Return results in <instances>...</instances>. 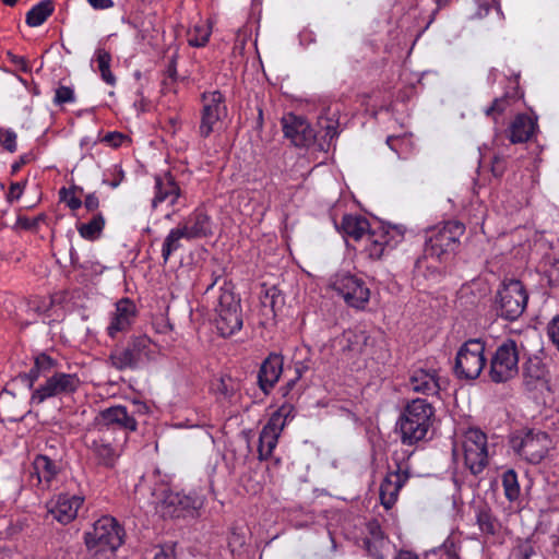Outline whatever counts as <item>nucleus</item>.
<instances>
[{"label": "nucleus", "instance_id": "f257e3e1", "mask_svg": "<svg viewBox=\"0 0 559 559\" xmlns=\"http://www.w3.org/2000/svg\"><path fill=\"white\" fill-rule=\"evenodd\" d=\"M338 228L345 236L355 241L366 238L365 252L371 260L381 259L404 239V229L402 227L384 224L372 226L361 215H344Z\"/></svg>", "mask_w": 559, "mask_h": 559}, {"label": "nucleus", "instance_id": "f03ea898", "mask_svg": "<svg viewBox=\"0 0 559 559\" xmlns=\"http://www.w3.org/2000/svg\"><path fill=\"white\" fill-rule=\"evenodd\" d=\"M433 415L435 408L426 400L408 402L397 420L402 442L412 445L424 440L432 426Z\"/></svg>", "mask_w": 559, "mask_h": 559}, {"label": "nucleus", "instance_id": "7ed1b4c3", "mask_svg": "<svg viewBox=\"0 0 559 559\" xmlns=\"http://www.w3.org/2000/svg\"><path fill=\"white\" fill-rule=\"evenodd\" d=\"M123 528L112 516L98 519L85 534L88 559H115V551L123 543Z\"/></svg>", "mask_w": 559, "mask_h": 559}, {"label": "nucleus", "instance_id": "20e7f679", "mask_svg": "<svg viewBox=\"0 0 559 559\" xmlns=\"http://www.w3.org/2000/svg\"><path fill=\"white\" fill-rule=\"evenodd\" d=\"M155 347L146 335H132L126 344L111 349L107 364L118 371L138 370L154 359Z\"/></svg>", "mask_w": 559, "mask_h": 559}, {"label": "nucleus", "instance_id": "39448f33", "mask_svg": "<svg viewBox=\"0 0 559 559\" xmlns=\"http://www.w3.org/2000/svg\"><path fill=\"white\" fill-rule=\"evenodd\" d=\"M465 233V226L459 221H449L432 227L427 231L425 241V258H431L440 263L449 262L460 246V238Z\"/></svg>", "mask_w": 559, "mask_h": 559}, {"label": "nucleus", "instance_id": "423d86ee", "mask_svg": "<svg viewBox=\"0 0 559 559\" xmlns=\"http://www.w3.org/2000/svg\"><path fill=\"white\" fill-rule=\"evenodd\" d=\"M525 355L526 348L523 343H518L513 338L503 340L489 359V379L493 383H506L514 379L520 371V358Z\"/></svg>", "mask_w": 559, "mask_h": 559}, {"label": "nucleus", "instance_id": "0eeeda50", "mask_svg": "<svg viewBox=\"0 0 559 559\" xmlns=\"http://www.w3.org/2000/svg\"><path fill=\"white\" fill-rule=\"evenodd\" d=\"M219 290L221 294L214 308L215 325L219 335L229 337L240 331L243 324L240 299L226 283Z\"/></svg>", "mask_w": 559, "mask_h": 559}, {"label": "nucleus", "instance_id": "6e6552de", "mask_svg": "<svg viewBox=\"0 0 559 559\" xmlns=\"http://www.w3.org/2000/svg\"><path fill=\"white\" fill-rule=\"evenodd\" d=\"M486 343L481 338H471L459 348L453 371L459 379L475 380L484 370L487 358Z\"/></svg>", "mask_w": 559, "mask_h": 559}, {"label": "nucleus", "instance_id": "1a4fd4ad", "mask_svg": "<svg viewBox=\"0 0 559 559\" xmlns=\"http://www.w3.org/2000/svg\"><path fill=\"white\" fill-rule=\"evenodd\" d=\"M204 501V496L195 490L187 492L167 489L163 492V498L157 502L156 509L163 518L193 516L203 507Z\"/></svg>", "mask_w": 559, "mask_h": 559}, {"label": "nucleus", "instance_id": "9d476101", "mask_svg": "<svg viewBox=\"0 0 559 559\" xmlns=\"http://www.w3.org/2000/svg\"><path fill=\"white\" fill-rule=\"evenodd\" d=\"M500 317L506 320H516L525 310L528 294L520 280L506 277L496 295Z\"/></svg>", "mask_w": 559, "mask_h": 559}, {"label": "nucleus", "instance_id": "9b49d317", "mask_svg": "<svg viewBox=\"0 0 559 559\" xmlns=\"http://www.w3.org/2000/svg\"><path fill=\"white\" fill-rule=\"evenodd\" d=\"M201 103L198 134L202 139H207L219 130L223 119L227 116L226 99L221 91H212L201 95Z\"/></svg>", "mask_w": 559, "mask_h": 559}, {"label": "nucleus", "instance_id": "f8f14e48", "mask_svg": "<svg viewBox=\"0 0 559 559\" xmlns=\"http://www.w3.org/2000/svg\"><path fill=\"white\" fill-rule=\"evenodd\" d=\"M330 285L352 308L364 309L370 299V289L366 282L349 272H337L331 277Z\"/></svg>", "mask_w": 559, "mask_h": 559}, {"label": "nucleus", "instance_id": "ddd939ff", "mask_svg": "<svg viewBox=\"0 0 559 559\" xmlns=\"http://www.w3.org/2000/svg\"><path fill=\"white\" fill-rule=\"evenodd\" d=\"M464 463L473 475L480 474L488 465L487 436L477 428L468 429L463 440Z\"/></svg>", "mask_w": 559, "mask_h": 559}, {"label": "nucleus", "instance_id": "4468645a", "mask_svg": "<svg viewBox=\"0 0 559 559\" xmlns=\"http://www.w3.org/2000/svg\"><path fill=\"white\" fill-rule=\"evenodd\" d=\"M94 426L96 431H103L114 435L116 428L126 432H133L138 429V420L127 406L115 405L100 411L95 419Z\"/></svg>", "mask_w": 559, "mask_h": 559}, {"label": "nucleus", "instance_id": "2eb2a0df", "mask_svg": "<svg viewBox=\"0 0 559 559\" xmlns=\"http://www.w3.org/2000/svg\"><path fill=\"white\" fill-rule=\"evenodd\" d=\"M512 448L525 461L538 464L551 448V439L542 430H528L522 438L512 441Z\"/></svg>", "mask_w": 559, "mask_h": 559}, {"label": "nucleus", "instance_id": "dca6fc26", "mask_svg": "<svg viewBox=\"0 0 559 559\" xmlns=\"http://www.w3.org/2000/svg\"><path fill=\"white\" fill-rule=\"evenodd\" d=\"M81 380L76 373L55 372L44 384L33 391L31 401L40 404L47 399L76 392Z\"/></svg>", "mask_w": 559, "mask_h": 559}, {"label": "nucleus", "instance_id": "f3484780", "mask_svg": "<svg viewBox=\"0 0 559 559\" xmlns=\"http://www.w3.org/2000/svg\"><path fill=\"white\" fill-rule=\"evenodd\" d=\"M86 448L98 466L114 468L121 455L119 442L107 432L96 431L86 438Z\"/></svg>", "mask_w": 559, "mask_h": 559}, {"label": "nucleus", "instance_id": "a211bd4d", "mask_svg": "<svg viewBox=\"0 0 559 559\" xmlns=\"http://www.w3.org/2000/svg\"><path fill=\"white\" fill-rule=\"evenodd\" d=\"M409 478L407 468H403L402 463L395 462V467L390 466L385 478L380 485V501L386 509H391L399 497V492Z\"/></svg>", "mask_w": 559, "mask_h": 559}, {"label": "nucleus", "instance_id": "6ab92c4d", "mask_svg": "<svg viewBox=\"0 0 559 559\" xmlns=\"http://www.w3.org/2000/svg\"><path fill=\"white\" fill-rule=\"evenodd\" d=\"M522 365L523 385L527 391H543L549 389V377L547 366L537 355L524 357Z\"/></svg>", "mask_w": 559, "mask_h": 559}, {"label": "nucleus", "instance_id": "aec40b11", "mask_svg": "<svg viewBox=\"0 0 559 559\" xmlns=\"http://www.w3.org/2000/svg\"><path fill=\"white\" fill-rule=\"evenodd\" d=\"M283 132L297 147H307L316 139V133L302 117L288 114L282 118Z\"/></svg>", "mask_w": 559, "mask_h": 559}, {"label": "nucleus", "instance_id": "412c9836", "mask_svg": "<svg viewBox=\"0 0 559 559\" xmlns=\"http://www.w3.org/2000/svg\"><path fill=\"white\" fill-rule=\"evenodd\" d=\"M32 477L36 485L47 489L62 471L61 459L48 454H37L32 462Z\"/></svg>", "mask_w": 559, "mask_h": 559}, {"label": "nucleus", "instance_id": "4be33fe9", "mask_svg": "<svg viewBox=\"0 0 559 559\" xmlns=\"http://www.w3.org/2000/svg\"><path fill=\"white\" fill-rule=\"evenodd\" d=\"M83 501L81 496L60 493L56 500L49 502L48 512L61 524H68L76 518Z\"/></svg>", "mask_w": 559, "mask_h": 559}, {"label": "nucleus", "instance_id": "5701e85b", "mask_svg": "<svg viewBox=\"0 0 559 559\" xmlns=\"http://www.w3.org/2000/svg\"><path fill=\"white\" fill-rule=\"evenodd\" d=\"M438 371L433 368H416L412 370L408 388L415 393L426 396H437L441 389Z\"/></svg>", "mask_w": 559, "mask_h": 559}, {"label": "nucleus", "instance_id": "b1692460", "mask_svg": "<svg viewBox=\"0 0 559 559\" xmlns=\"http://www.w3.org/2000/svg\"><path fill=\"white\" fill-rule=\"evenodd\" d=\"M284 358L271 353L261 364L258 372V384L264 394H269L283 372Z\"/></svg>", "mask_w": 559, "mask_h": 559}, {"label": "nucleus", "instance_id": "393cba45", "mask_svg": "<svg viewBox=\"0 0 559 559\" xmlns=\"http://www.w3.org/2000/svg\"><path fill=\"white\" fill-rule=\"evenodd\" d=\"M135 318V306L129 298H122L116 304V310L107 328V333L111 338L120 332H126Z\"/></svg>", "mask_w": 559, "mask_h": 559}, {"label": "nucleus", "instance_id": "a878e982", "mask_svg": "<svg viewBox=\"0 0 559 559\" xmlns=\"http://www.w3.org/2000/svg\"><path fill=\"white\" fill-rule=\"evenodd\" d=\"M155 194L152 200V206L157 207L163 202H168L170 205L176 204L180 197V188L170 173L155 176Z\"/></svg>", "mask_w": 559, "mask_h": 559}, {"label": "nucleus", "instance_id": "bb28decb", "mask_svg": "<svg viewBox=\"0 0 559 559\" xmlns=\"http://www.w3.org/2000/svg\"><path fill=\"white\" fill-rule=\"evenodd\" d=\"M538 128L537 118L526 114L515 116L509 127V139L512 143L527 142Z\"/></svg>", "mask_w": 559, "mask_h": 559}, {"label": "nucleus", "instance_id": "cd10ccee", "mask_svg": "<svg viewBox=\"0 0 559 559\" xmlns=\"http://www.w3.org/2000/svg\"><path fill=\"white\" fill-rule=\"evenodd\" d=\"M179 226L187 234V240L203 238L212 234L211 218L202 210H195L187 221Z\"/></svg>", "mask_w": 559, "mask_h": 559}, {"label": "nucleus", "instance_id": "c85d7f7f", "mask_svg": "<svg viewBox=\"0 0 559 559\" xmlns=\"http://www.w3.org/2000/svg\"><path fill=\"white\" fill-rule=\"evenodd\" d=\"M283 428L278 426V424H274L273 421H267L265 426L262 428L259 436V447H258V457L260 461L267 460L274 449L277 445L280 435Z\"/></svg>", "mask_w": 559, "mask_h": 559}, {"label": "nucleus", "instance_id": "c756f323", "mask_svg": "<svg viewBox=\"0 0 559 559\" xmlns=\"http://www.w3.org/2000/svg\"><path fill=\"white\" fill-rule=\"evenodd\" d=\"M369 536L365 539V547L368 554L374 559H383L382 548L385 546L384 534L377 522L369 523Z\"/></svg>", "mask_w": 559, "mask_h": 559}, {"label": "nucleus", "instance_id": "7c9ffc66", "mask_svg": "<svg viewBox=\"0 0 559 559\" xmlns=\"http://www.w3.org/2000/svg\"><path fill=\"white\" fill-rule=\"evenodd\" d=\"M476 522L480 532L486 535H496L501 528L500 522L486 503L477 507Z\"/></svg>", "mask_w": 559, "mask_h": 559}, {"label": "nucleus", "instance_id": "2f4dec72", "mask_svg": "<svg viewBox=\"0 0 559 559\" xmlns=\"http://www.w3.org/2000/svg\"><path fill=\"white\" fill-rule=\"evenodd\" d=\"M58 366V361L46 353H40L35 357L34 366L29 369L26 378L29 381V388L40 376H47Z\"/></svg>", "mask_w": 559, "mask_h": 559}, {"label": "nucleus", "instance_id": "473e14b6", "mask_svg": "<svg viewBox=\"0 0 559 559\" xmlns=\"http://www.w3.org/2000/svg\"><path fill=\"white\" fill-rule=\"evenodd\" d=\"M521 97L522 95L520 94L519 87L513 86L512 90L507 91L503 96L495 98L491 106L485 110V115L487 117H492L496 120L497 116L502 115L508 109V107H510Z\"/></svg>", "mask_w": 559, "mask_h": 559}, {"label": "nucleus", "instance_id": "72a5a7b5", "mask_svg": "<svg viewBox=\"0 0 559 559\" xmlns=\"http://www.w3.org/2000/svg\"><path fill=\"white\" fill-rule=\"evenodd\" d=\"M55 7L51 0H43L35 4L26 13V24L31 27L40 26L53 13Z\"/></svg>", "mask_w": 559, "mask_h": 559}, {"label": "nucleus", "instance_id": "f704fd0d", "mask_svg": "<svg viewBox=\"0 0 559 559\" xmlns=\"http://www.w3.org/2000/svg\"><path fill=\"white\" fill-rule=\"evenodd\" d=\"M187 239V234L180 226L170 229L162 246V257L166 264L170 255L181 248V240Z\"/></svg>", "mask_w": 559, "mask_h": 559}, {"label": "nucleus", "instance_id": "c9c22d12", "mask_svg": "<svg viewBox=\"0 0 559 559\" xmlns=\"http://www.w3.org/2000/svg\"><path fill=\"white\" fill-rule=\"evenodd\" d=\"M104 226L105 218L100 213H97L90 222L79 224L76 229L82 238L93 241L99 238Z\"/></svg>", "mask_w": 559, "mask_h": 559}, {"label": "nucleus", "instance_id": "e433bc0d", "mask_svg": "<svg viewBox=\"0 0 559 559\" xmlns=\"http://www.w3.org/2000/svg\"><path fill=\"white\" fill-rule=\"evenodd\" d=\"M95 60L97 68L100 73L102 80L110 86H114L117 82L116 76L110 71L111 55L104 48H98L95 51Z\"/></svg>", "mask_w": 559, "mask_h": 559}, {"label": "nucleus", "instance_id": "4c0bfd02", "mask_svg": "<svg viewBox=\"0 0 559 559\" xmlns=\"http://www.w3.org/2000/svg\"><path fill=\"white\" fill-rule=\"evenodd\" d=\"M211 33V27L207 24H195L187 32L188 44L192 47H204L210 39Z\"/></svg>", "mask_w": 559, "mask_h": 559}, {"label": "nucleus", "instance_id": "58836bf2", "mask_svg": "<svg viewBox=\"0 0 559 559\" xmlns=\"http://www.w3.org/2000/svg\"><path fill=\"white\" fill-rule=\"evenodd\" d=\"M502 487L504 496L510 502L520 498L521 488L514 469H508L502 474Z\"/></svg>", "mask_w": 559, "mask_h": 559}, {"label": "nucleus", "instance_id": "ea45409f", "mask_svg": "<svg viewBox=\"0 0 559 559\" xmlns=\"http://www.w3.org/2000/svg\"><path fill=\"white\" fill-rule=\"evenodd\" d=\"M513 559H542L536 546L528 539L520 542L513 549Z\"/></svg>", "mask_w": 559, "mask_h": 559}, {"label": "nucleus", "instance_id": "a19ab883", "mask_svg": "<svg viewBox=\"0 0 559 559\" xmlns=\"http://www.w3.org/2000/svg\"><path fill=\"white\" fill-rule=\"evenodd\" d=\"M389 147L397 154L400 158H406L411 147V140L407 136L390 135L386 139Z\"/></svg>", "mask_w": 559, "mask_h": 559}, {"label": "nucleus", "instance_id": "79ce46f5", "mask_svg": "<svg viewBox=\"0 0 559 559\" xmlns=\"http://www.w3.org/2000/svg\"><path fill=\"white\" fill-rule=\"evenodd\" d=\"M0 147L13 154L17 151V134L12 129L0 127Z\"/></svg>", "mask_w": 559, "mask_h": 559}, {"label": "nucleus", "instance_id": "37998d69", "mask_svg": "<svg viewBox=\"0 0 559 559\" xmlns=\"http://www.w3.org/2000/svg\"><path fill=\"white\" fill-rule=\"evenodd\" d=\"M76 191L83 192V189L74 186L70 189L62 188L59 191L60 200L64 202L72 211L79 210L82 206L81 199L75 195Z\"/></svg>", "mask_w": 559, "mask_h": 559}, {"label": "nucleus", "instance_id": "c03bdc74", "mask_svg": "<svg viewBox=\"0 0 559 559\" xmlns=\"http://www.w3.org/2000/svg\"><path fill=\"white\" fill-rule=\"evenodd\" d=\"M294 406L292 404H283L277 411H275L267 421L278 424L284 429L288 418H293Z\"/></svg>", "mask_w": 559, "mask_h": 559}, {"label": "nucleus", "instance_id": "a18cd8bd", "mask_svg": "<svg viewBox=\"0 0 559 559\" xmlns=\"http://www.w3.org/2000/svg\"><path fill=\"white\" fill-rule=\"evenodd\" d=\"M72 102H74V92L71 87L61 85L56 90L53 98V103L56 105H62Z\"/></svg>", "mask_w": 559, "mask_h": 559}, {"label": "nucleus", "instance_id": "49530a36", "mask_svg": "<svg viewBox=\"0 0 559 559\" xmlns=\"http://www.w3.org/2000/svg\"><path fill=\"white\" fill-rule=\"evenodd\" d=\"M507 170V160L504 157L495 155L491 159V173L496 178H501Z\"/></svg>", "mask_w": 559, "mask_h": 559}, {"label": "nucleus", "instance_id": "de8ad7c7", "mask_svg": "<svg viewBox=\"0 0 559 559\" xmlns=\"http://www.w3.org/2000/svg\"><path fill=\"white\" fill-rule=\"evenodd\" d=\"M547 333L551 342L559 350V316H556L547 326Z\"/></svg>", "mask_w": 559, "mask_h": 559}, {"label": "nucleus", "instance_id": "09e8293b", "mask_svg": "<svg viewBox=\"0 0 559 559\" xmlns=\"http://www.w3.org/2000/svg\"><path fill=\"white\" fill-rule=\"evenodd\" d=\"M127 136L118 131L108 132L100 141L107 143L111 147H119Z\"/></svg>", "mask_w": 559, "mask_h": 559}, {"label": "nucleus", "instance_id": "8fccbe9b", "mask_svg": "<svg viewBox=\"0 0 559 559\" xmlns=\"http://www.w3.org/2000/svg\"><path fill=\"white\" fill-rule=\"evenodd\" d=\"M8 57L12 63H14L15 66H17L20 68L21 71L26 72V73L31 72L28 61L24 57L16 56V55L12 53L11 51L8 52Z\"/></svg>", "mask_w": 559, "mask_h": 559}, {"label": "nucleus", "instance_id": "3c124183", "mask_svg": "<svg viewBox=\"0 0 559 559\" xmlns=\"http://www.w3.org/2000/svg\"><path fill=\"white\" fill-rule=\"evenodd\" d=\"M278 290L276 287H271L265 290V295L262 299V304L264 306H270L272 309H274L276 304V298L278 297Z\"/></svg>", "mask_w": 559, "mask_h": 559}, {"label": "nucleus", "instance_id": "603ef678", "mask_svg": "<svg viewBox=\"0 0 559 559\" xmlns=\"http://www.w3.org/2000/svg\"><path fill=\"white\" fill-rule=\"evenodd\" d=\"M33 159L34 155L32 153H25L21 155L19 159L12 164L11 173L16 174L24 165L31 163Z\"/></svg>", "mask_w": 559, "mask_h": 559}, {"label": "nucleus", "instance_id": "864d4df0", "mask_svg": "<svg viewBox=\"0 0 559 559\" xmlns=\"http://www.w3.org/2000/svg\"><path fill=\"white\" fill-rule=\"evenodd\" d=\"M153 559H176L173 546H162L157 549Z\"/></svg>", "mask_w": 559, "mask_h": 559}, {"label": "nucleus", "instance_id": "5fc2aeb1", "mask_svg": "<svg viewBox=\"0 0 559 559\" xmlns=\"http://www.w3.org/2000/svg\"><path fill=\"white\" fill-rule=\"evenodd\" d=\"M40 217L29 218L26 216H20L17 218V225L24 229H35L38 226Z\"/></svg>", "mask_w": 559, "mask_h": 559}, {"label": "nucleus", "instance_id": "6e6d98bb", "mask_svg": "<svg viewBox=\"0 0 559 559\" xmlns=\"http://www.w3.org/2000/svg\"><path fill=\"white\" fill-rule=\"evenodd\" d=\"M84 206L90 212H94V211H96L98 209V206H99V199L96 195V193H94V192L93 193H88L85 197Z\"/></svg>", "mask_w": 559, "mask_h": 559}, {"label": "nucleus", "instance_id": "4d7b16f0", "mask_svg": "<svg viewBox=\"0 0 559 559\" xmlns=\"http://www.w3.org/2000/svg\"><path fill=\"white\" fill-rule=\"evenodd\" d=\"M23 193V187L21 183L15 182L10 186L9 192H8V200L10 202L14 200H19Z\"/></svg>", "mask_w": 559, "mask_h": 559}, {"label": "nucleus", "instance_id": "13d9d810", "mask_svg": "<svg viewBox=\"0 0 559 559\" xmlns=\"http://www.w3.org/2000/svg\"><path fill=\"white\" fill-rule=\"evenodd\" d=\"M94 10H106L114 7L112 0H86Z\"/></svg>", "mask_w": 559, "mask_h": 559}, {"label": "nucleus", "instance_id": "bf43d9fd", "mask_svg": "<svg viewBox=\"0 0 559 559\" xmlns=\"http://www.w3.org/2000/svg\"><path fill=\"white\" fill-rule=\"evenodd\" d=\"M547 275L551 285H559V261L547 271Z\"/></svg>", "mask_w": 559, "mask_h": 559}, {"label": "nucleus", "instance_id": "052dcab7", "mask_svg": "<svg viewBox=\"0 0 559 559\" xmlns=\"http://www.w3.org/2000/svg\"><path fill=\"white\" fill-rule=\"evenodd\" d=\"M309 365L307 361H295L294 370L296 379H300L305 372L309 370Z\"/></svg>", "mask_w": 559, "mask_h": 559}, {"label": "nucleus", "instance_id": "680f3d73", "mask_svg": "<svg viewBox=\"0 0 559 559\" xmlns=\"http://www.w3.org/2000/svg\"><path fill=\"white\" fill-rule=\"evenodd\" d=\"M426 0H417V5L421 4L423 2H425ZM449 0H435V3H436V8L433 9L431 15H430V20H429V23L432 22V20L435 19V15L436 13L438 12V10L444 5Z\"/></svg>", "mask_w": 559, "mask_h": 559}, {"label": "nucleus", "instance_id": "e2e57ef3", "mask_svg": "<svg viewBox=\"0 0 559 559\" xmlns=\"http://www.w3.org/2000/svg\"><path fill=\"white\" fill-rule=\"evenodd\" d=\"M393 559H419L418 556L408 550H401Z\"/></svg>", "mask_w": 559, "mask_h": 559}, {"label": "nucleus", "instance_id": "0e129e2a", "mask_svg": "<svg viewBox=\"0 0 559 559\" xmlns=\"http://www.w3.org/2000/svg\"><path fill=\"white\" fill-rule=\"evenodd\" d=\"M489 11H490V5L487 2L480 3L475 16L478 19H483L484 16H486L488 14Z\"/></svg>", "mask_w": 559, "mask_h": 559}, {"label": "nucleus", "instance_id": "69168bd1", "mask_svg": "<svg viewBox=\"0 0 559 559\" xmlns=\"http://www.w3.org/2000/svg\"><path fill=\"white\" fill-rule=\"evenodd\" d=\"M299 379H296V376L292 379H289L287 381V383L285 384V386H283V391H284V395L288 394L289 391L295 386L296 382L298 381Z\"/></svg>", "mask_w": 559, "mask_h": 559}, {"label": "nucleus", "instance_id": "338daca9", "mask_svg": "<svg viewBox=\"0 0 559 559\" xmlns=\"http://www.w3.org/2000/svg\"><path fill=\"white\" fill-rule=\"evenodd\" d=\"M70 260L73 267H82L81 264H79V257L78 253L74 250H71L70 252Z\"/></svg>", "mask_w": 559, "mask_h": 559}, {"label": "nucleus", "instance_id": "774afa93", "mask_svg": "<svg viewBox=\"0 0 559 559\" xmlns=\"http://www.w3.org/2000/svg\"><path fill=\"white\" fill-rule=\"evenodd\" d=\"M335 134H336V130H335V128H334V127H332V126H329V127L326 128V133H325V135H329V136L332 139V138H334V135H335Z\"/></svg>", "mask_w": 559, "mask_h": 559}]
</instances>
